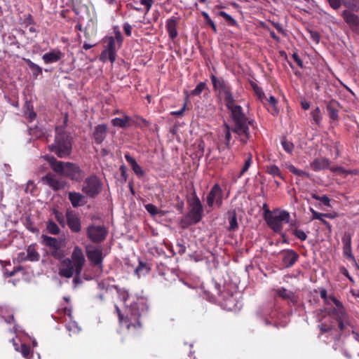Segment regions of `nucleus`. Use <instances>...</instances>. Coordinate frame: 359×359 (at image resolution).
I'll return each mask as SVG.
<instances>
[{"mask_svg":"<svg viewBox=\"0 0 359 359\" xmlns=\"http://www.w3.org/2000/svg\"><path fill=\"white\" fill-rule=\"evenodd\" d=\"M69 200L74 208L82 206L87 203L86 196L79 192H69Z\"/></svg>","mask_w":359,"mask_h":359,"instance_id":"obj_16","label":"nucleus"},{"mask_svg":"<svg viewBox=\"0 0 359 359\" xmlns=\"http://www.w3.org/2000/svg\"><path fill=\"white\" fill-rule=\"evenodd\" d=\"M310 211L312 213V219H319L323 222V213H320L314 210L313 208H310Z\"/></svg>","mask_w":359,"mask_h":359,"instance_id":"obj_53","label":"nucleus"},{"mask_svg":"<svg viewBox=\"0 0 359 359\" xmlns=\"http://www.w3.org/2000/svg\"><path fill=\"white\" fill-rule=\"evenodd\" d=\"M39 254L34 245L28 246L27 249V259L31 262H36L39 259Z\"/></svg>","mask_w":359,"mask_h":359,"instance_id":"obj_29","label":"nucleus"},{"mask_svg":"<svg viewBox=\"0 0 359 359\" xmlns=\"http://www.w3.org/2000/svg\"><path fill=\"white\" fill-rule=\"evenodd\" d=\"M85 263V258L81 248L76 246L72 255V260L69 259V278L76 273L79 275Z\"/></svg>","mask_w":359,"mask_h":359,"instance_id":"obj_6","label":"nucleus"},{"mask_svg":"<svg viewBox=\"0 0 359 359\" xmlns=\"http://www.w3.org/2000/svg\"><path fill=\"white\" fill-rule=\"evenodd\" d=\"M123 29L127 36L131 35L132 27L128 23H125L123 25Z\"/></svg>","mask_w":359,"mask_h":359,"instance_id":"obj_63","label":"nucleus"},{"mask_svg":"<svg viewBox=\"0 0 359 359\" xmlns=\"http://www.w3.org/2000/svg\"><path fill=\"white\" fill-rule=\"evenodd\" d=\"M269 102L271 104V105L273 107V108L274 109L273 114H278V111L277 107L276 106V104L277 102L276 98L273 96H270V97L269 99Z\"/></svg>","mask_w":359,"mask_h":359,"instance_id":"obj_60","label":"nucleus"},{"mask_svg":"<svg viewBox=\"0 0 359 359\" xmlns=\"http://www.w3.org/2000/svg\"><path fill=\"white\" fill-rule=\"evenodd\" d=\"M224 128H225V140H226V146L229 148V141L231 138V130H230V128L229 126V125L227 124H224Z\"/></svg>","mask_w":359,"mask_h":359,"instance_id":"obj_51","label":"nucleus"},{"mask_svg":"<svg viewBox=\"0 0 359 359\" xmlns=\"http://www.w3.org/2000/svg\"><path fill=\"white\" fill-rule=\"evenodd\" d=\"M293 234L297 237L299 239H300L301 241H305L307 238V236L306 234L304 233V231H303L302 230H300V229H294L293 231Z\"/></svg>","mask_w":359,"mask_h":359,"instance_id":"obj_50","label":"nucleus"},{"mask_svg":"<svg viewBox=\"0 0 359 359\" xmlns=\"http://www.w3.org/2000/svg\"><path fill=\"white\" fill-rule=\"evenodd\" d=\"M102 182L96 175H90L83 182L82 191L90 198H95L102 191Z\"/></svg>","mask_w":359,"mask_h":359,"instance_id":"obj_7","label":"nucleus"},{"mask_svg":"<svg viewBox=\"0 0 359 359\" xmlns=\"http://www.w3.org/2000/svg\"><path fill=\"white\" fill-rule=\"evenodd\" d=\"M177 20L175 18H172L167 21L166 27L169 36L174 39L177 37L178 33L177 30Z\"/></svg>","mask_w":359,"mask_h":359,"instance_id":"obj_23","label":"nucleus"},{"mask_svg":"<svg viewBox=\"0 0 359 359\" xmlns=\"http://www.w3.org/2000/svg\"><path fill=\"white\" fill-rule=\"evenodd\" d=\"M332 314L336 318L337 321L345 320V319H348V316L345 311L344 306L333 309Z\"/></svg>","mask_w":359,"mask_h":359,"instance_id":"obj_30","label":"nucleus"},{"mask_svg":"<svg viewBox=\"0 0 359 359\" xmlns=\"http://www.w3.org/2000/svg\"><path fill=\"white\" fill-rule=\"evenodd\" d=\"M106 50L109 52V60L113 63L116 60L115 39L113 36L108 38Z\"/></svg>","mask_w":359,"mask_h":359,"instance_id":"obj_25","label":"nucleus"},{"mask_svg":"<svg viewBox=\"0 0 359 359\" xmlns=\"http://www.w3.org/2000/svg\"><path fill=\"white\" fill-rule=\"evenodd\" d=\"M277 294L283 299L294 302V294L292 292L287 290L284 287L279 288L276 290Z\"/></svg>","mask_w":359,"mask_h":359,"instance_id":"obj_27","label":"nucleus"},{"mask_svg":"<svg viewBox=\"0 0 359 359\" xmlns=\"http://www.w3.org/2000/svg\"><path fill=\"white\" fill-rule=\"evenodd\" d=\"M41 239V244L49 248L51 256L60 262L59 274L67 278V248L65 238L42 234Z\"/></svg>","mask_w":359,"mask_h":359,"instance_id":"obj_1","label":"nucleus"},{"mask_svg":"<svg viewBox=\"0 0 359 359\" xmlns=\"http://www.w3.org/2000/svg\"><path fill=\"white\" fill-rule=\"evenodd\" d=\"M46 161L48 162L50 168L59 175L64 172L65 166H67V163H65L62 161H57L53 156L46 155L43 157Z\"/></svg>","mask_w":359,"mask_h":359,"instance_id":"obj_13","label":"nucleus"},{"mask_svg":"<svg viewBox=\"0 0 359 359\" xmlns=\"http://www.w3.org/2000/svg\"><path fill=\"white\" fill-rule=\"evenodd\" d=\"M264 219L268 225L276 232H280L283 228V222H288L290 214L287 211H280L278 214L273 215L269 209L265 211Z\"/></svg>","mask_w":359,"mask_h":359,"instance_id":"obj_5","label":"nucleus"},{"mask_svg":"<svg viewBox=\"0 0 359 359\" xmlns=\"http://www.w3.org/2000/svg\"><path fill=\"white\" fill-rule=\"evenodd\" d=\"M142 5L144 6L147 9V13L150 10L154 0H140Z\"/></svg>","mask_w":359,"mask_h":359,"instance_id":"obj_56","label":"nucleus"},{"mask_svg":"<svg viewBox=\"0 0 359 359\" xmlns=\"http://www.w3.org/2000/svg\"><path fill=\"white\" fill-rule=\"evenodd\" d=\"M107 229L104 226L90 225L87 228V236L93 243H102L107 237Z\"/></svg>","mask_w":359,"mask_h":359,"instance_id":"obj_8","label":"nucleus"},{"mask_svg":"<svg viewBox=\"0 0 359 359\" xmlns=\"http://www.w3.org/2000/svg\"><path fill=\"white\" fill-rule=\"evenodd\" d=\"M206 87V84L204 82L199 83L196 87L191 92V95H199L202 91L205 89Z\"/></svg>","mask_w":359,"mask_h":359,"instance_id":"obj_45","label":"nucleus"},{"mask_svg":"<svg viewBox=\"0 0 359 359\" xmlns=\"http://www.w3.org/2000/svg\"><path fill=\"white\" fill-rule=\"evenodd\" d=\"M190 205V212L185 217L181 219V224L183 228H185L191 224L198 223L202 217L203 207L197 196L192 198Z\"/></svg>","mask_w":359,"mask_h":359,"instance_id":"obj_4","label":"nucleus"},{"mask_svg":"<svg viewBox=\"0 0 359 359\" xmlns=\"http://www.w3.org/2000/svg\"><path fill=\"white\" fill-rule=\"evenodd\" d=\"M107 133V126L106 124H100L95 126L93 133V139L97 144L102 143Z\"/></svg>","mask_w":359,"mask_h":359,"instance_id":"obj_14","label":"nucleus"},{"mask_svg":"<svg viewBox=\"0 0 359 359\" xmlns=\"http://www.w3.org/2000/svg\"><path fill=\"white\" fill-rule=\"evenodd\" d=\"M86 255L93 266H98L102 269V250L100 248L88 247L86 248Z\"/></svg>","mask_w":359,"mask_h":359,"instance_id":"obj_9","label":"nucleus"},{"mask_svg":"<svg viewBox=\"0 0 359 359\" xmlns=\"http://www.w3.org/2000/svg\"><path fill=\"white\" fill-rule=\"evenodd\" d=\"M46 231L53 235H58L60 232L59 226L52 219L46 222Z\"/></svg>","mask_w":359,"mask_h":359,"instance_id":"obj_31","label":"nucleus"},{"mask_svg":"<svg viewBox=\"0 0 359 359\" xmlns=\"http://www.w3.org/2000/svg\"><path fill=\"white\" fill-rule=\"evenodd\" d=\"M27 63L30 68V69L33 72V74L36 76L42 74V68L39 67L38 65L34 63L30 60H27Z\"/></svg>","mask_w":359,"mask_h":359,"instance_id":"obj_35","label":"nucleus"},{"mask_svg":"<svg viewBox=\"0 0 359 359\" xmlns=\"http://www.w3.org/2000/svg\"><path fill=\"white\" fill-rule=\"evenodd\" d=\"M339 108V104L338 102L334 100H332L327 103V110L331 119L337 120Z\"/></svg>","mask_w":359,"mask_h":359,"instance_id":"obj_20","label":"nucleus"},{"mask_svg":"<svg viewBox=\"0 0 359 359\" xmlns=\"http://www.w3.org/2000/svg\"><path fill=\"white\" fill-rule=\"evenodd\" d=\"M311 39L316 43H318L320 41V34L318 32L313 30H309Z\"/></svg>","mask_w":359,"mask_h":359,"instance_id":"obj_54","label":"nucleus"},{"mask_svg":"<svg viewBox=\"0 0 359 359\" xmlns=\"http://www.w3.org/2000/svg\"><path fill=\"white\" fill-rule=\"evenodd\" d=\"M202 15L204 18L205 22L211 27L212 29L213 30V32L215 33H217V27H216L214 22L210 18L209 15L206 12L203 11V12H202Z\"/></svg>","mask_w":359,"mask_h":359,"instance_id":"obj_46","label":"nucleus"},{"mask_svg":"<svg viewBox=\"0 0 359 359\" xmlns=\"http://www.w3.org/2000/svg\"><path fill=\"white\" fill-rule=\"evenodd\" d=\"M62 55L63 54L60 51L52 50L45 53L42 58L45 63L49 64L59 61Z\"/></svg>","mask_w":359,"mask_h":359,"instance_id":"obj_18","label":"nucleus"},{"mask_svg":"<svg viewBox=\"0 0 359 359\" xmlns=\"http://www.w3.org/2000/svg\"><path fill=\"white\" fill-rule=\"evenodd\" d=\"M129 117L126 116L123 118H115L112 119L111 123L114 126H118L121 128H126L128 126Z\"/></svg>","mask_w":359,"mask_h":359,"instance_id":"obj_33","label":"nucleus"},{"mask_svg":"<svg viewBox=\"0 0 359 359\" xmlns=\"http://www.w3.org/2000/svg\"><path fill=\"white\" fill-rule=\"evenodd\" d=\"M144 207L147 211L152 216L156 215L160 212L158 209L153 204L149 203L145 205Z\"/></svg>","mask_w":359,"mask_h":359,"instance_id":"obj_47","label":"nucleus"},{"mask_svg":"<svg viewBox=\"0 0 359 359\" xmlns=\"http://www.w3.org/2000/svg\"><path fill=\"white\" fill-rule=\"evenodd\" d=\"M20 353L27 359H29L32 356L30 346L27 344H22L20 346Z\"/></svg>","mask_w":359,"mask_h":359,"instance_id":"obj_41","label":"nucleus"},{"mask_svg":"<svg viewBox=\"0 0 359 359\" xmlns=\"http://www.w3.org/2000/svg\"><path fill=\"white\" fill-rule=\"evenodd\" d=\"M337 323L339 328L341 332H344L347 328V326L349 325L348 319H345V320H339Z\"/></svg>","mask_w":359,"mask_h":359,"instance_id":"obj_55","label":"nucleus"},{"mask_svg":"<svg viewBox=\"0 0 359 359\" xmlns=\"http://www.w3.org/2000/svg\"><path fill=\"white\" fill-rule=\"evenodd\" d=\"M229 231H235L238 228L237 218L236 214L235 212H233L230 214L229 217Z\"/></svg>","mask_w":359,"mask_h":359,"instance_id":"obj_36","label":"nucleus"},{"mask_svg":"<svg viewBox=\"0 0 359 359\" xmlns=\"http://www.w3.org/2000/svg\"><path fill=\"white\" fill-rule=\"evenodd\" d=\"M100 59L103 62H105L107 59L109 60V52L108 53L106 49L103 50L100 55Z\"/></svg>","mask_w":359,"mask_h":359,"instance_id":"obj_61","label":"nucleus"},{"mask_svg":"<svg viewBox=\"0 0 359 359\" xmlns=\"http://www.w3.org/2000/svg\"><path fill=\"white\" fill-rule=\"evenodd\" d=\"M342 4L347 8L353 11L359 10V0H341Z\"/></svg>","mask_w":359,"mask_h":359,"instance_id":"obj_32","label":"nucleus"},{"mask_svg":"<svg viewBox=\"0 0 359 359\" xmlns=\"http://www.w3.org/2000/svg\"><path fill=\"white\" fill-rule=\"evenodd\" d=\"M150 271V268L142 262H140V264L135 269V273L137 274L139 276L141 275H144L149 273Z\"/></svg>","mask_w":359,"mask_h":359,"instance_id":"obj_34","label":"nucleus"},{"mask_svg":"<svg viewBox=\"0 0 359 359\" xmlns=\"http://www.w3.org/2000/svg\"><path fill=\"white\" fill-rule=\"evenodd\" d=\"M125 158L130 163L133 170L135 173L139 177H143L144 175V172L142 169V168L137 164L135 159L133 158L129 154H125Z\"/></svg>","mask_w":359,"mask_h":359,"instance_id":"obj_22","label":"nucleus"},{"mask_svg":"<svg viewBox=\"0 0 359 359\" xmlns=\"http://www.w3.org/2000/svg\"><path fill=\"white\" fill-rule=\"evenodd\" d=\"M140 313L137 309H133V313L131 314L130 320H134L135 323H130L127 327L128 329H130L131 327L137 328L140 327L142 326L140 321L139 320Z\"/></svg>","mask_w":359,"mask_h":359,"instance_id":"obj_28","label":"nucleus"},{"mask_svg":"<svg viewBox=\"0 0 359 359\" xmlns=\"http://www.w3.org/2000/svg\"><path fill=\"white\" fill-rule=\"evenodd\" d=\"M254 90H255V93L258 96L259 99L262 100L265 97L264 93L263 92V90L261 88L256 86L254 88Z\"/></svg>","mask_w":359,"mask_h":359,"instance_id":"obj_58","label":"nucleus"},{"mask_svg":"<svg viewBox=\"0 0 359 359\" xmlns=\"http://www.w3.org/2000/svg\"><path fill=\"white\" fill-rule=\"evenodd\" d=\"M231 111V117L234 123L231 131L239 136H244L241 141L245 143L250 138L249 126L252 124L253 121H250L243 111L241 106L236 104L235 102L226 107Z\"/></svg>","mask_w":359,"mask_h":359,"instance_id":"obj_2","label":"nucleus"},{"mask_svg":"<svg viewBox=\"0 0 359 359\" xmlns=\"http://www.w3.org/2000/svg\"><path fill=\"white\" fill-rule=\"evenodd\" d=\"M292 58L294 60L299 67L303 68V62L297 53L292 54Z\"/></svg>","mask_w":359,"mask_h":359,"instance_id":"obj_62","label":"nucleus"},{"mask_svg":"<svg viewBox=\"0 0 359 359\" xmlns=\"http://www.w3.org/2000/svg\"><path fill=\"white\" fill-rule=\"evenodd\" d=\"M272 25L278 30V32H280V34H282L284 36L287 35L285 30L283 29V28L282 27V26L280 23L272 22Z\"/></svg>","mask_w":359,"mask_h":359,"instance_id":"obj_57","label":"nucleus"},{"mask_svg":"<svg viewBox=\"0 0 359 359\" xmlns=\"http://www.w3.org/2000/svg\"><path fill=\"white\" fill-rule=\"evenodd\" d=\"M69 228L74 233H79L81 230V223L79 217L69 211Z\"/></svg>","mask_w":359,"mask_h":359,"instance_id":"obj_17","label":"nucleus"},{"mask_svg":"<svg viewBox=\"0 0 359 359\" xmlns=\"http://www.w3.org/2000/svg\"><path fill=\"white\" fill-rule=\"evenodd\" d=\"M49 149L62 158L67 155V132L65 126L55 128V142L48 146Z\"/></svg>","mask_w":359,"mask_h":359,"instance_id":"obj_3","label":"nucleus"},{"mask_svg":"<svg viewBox=\"0 0 359 359\" xmlns=\"http://www.w3.org/2000/svg\"><path fill=\"white\" fill-rule=\"evenodd\" d=\"M210 79L214 89L215 90H218L219 93L229 86L228 82L225 81L223 78H218L215 76L214 74H212L210 76Z\"/></svg>","mask_w":359,"mask_h":359,"instance_id":"obj_21","label":"nucleus"},{"mask_svg":"<svg viewBox=\"0 0 359 359\" xmlns=\"http://www.w3.org/2000/svg\"><path fill=\"white\" fill-rule=\"evenodd\" d=\"M311 197L315 200L320 201L324 205L330 207V200L327 196H319L316 193H312Z\"/></svg>","mask_w":359,"mask_h":359,"instance_id":"obj_39","label":"nucleus"},{"mask_svg":"<svg viewBox=\"0 0 359 359\" xmlns=\"http://www.w3.org/2000/svg\"><path fill=\"white\" fill-rule=\"evenodd\" d=\"M287 168L290 170V172H291L294 175H296L297 176H306V177H309V173L304 172V170L296 168L293 165H288Z\"/></svg>","mask_w":359,"mask_h":359,"instance_id":"obj_42","label":"nucleus"},{"mask_svg":"<svg viewBox=\"0 0 359 359\" xmlns=\"http://www.w3.org/2000/svg\"><path fill=\"white\" fill-rule=\"evenodd\" d=\"M41 181L55 190H58L63 187L62 182L58 180L55 175L51 172H48L43 176Z\"/></svg>","mask_w":359,"mask_h":359,"instance_id":"obj_15","label":"nucleus"},{"mask_svg":"<svg viewBox=\"0 0 359 359\" xmlns=\"http://www.w3.org/2000/svg\"><path fill=\"white\" fill-rule=\"evenodd\" d=\"M219 94L224 98L226 107H228L235 102L231 93V88L229 85L226 88L220 91Z\"/></svg>","mask_w":359,"mask_h":359,"instance_id":"obj_24","label":"nucleus"},{"mask_svg":"<svg viewBox=\"0 0 359 359\" xmlns=\"http://www.w3.org/2000/svg\"><path fill=\"white\" fill-rule=\"evenodd\" d=\"M327 1L330 6L334 10H338L342 4L341 0H327Z\"/></svg>","mask_w":359,"mask_h":359,"instance_id":"obj_52","label":"nucleus"},{"mask_svg":"<svg viewBox=\"0 0 359 359\" xmlns=\"http://www.w3.org/2000/svg\"><path fill=\"white\" fill-rule=\"evenodd\" d=\"M351 29L359 34V21L351 27Z\"/></svg>","mask_w":359,"mask_h":359,"instance_id":"obj_64","label":"nucleus"},{"mask_svg":"<svg viewBox=\"0 0 359 359\" xmlns=\"http://www.w3.org/2000/svg\"><path fill=\"white\" fill-rule=\"evenodd\" d=\"M330 161L325 158H316L310 166L314 171H318L320 170L326 169L329 167Z\"/></svg>","mask_w":359,"mask_h":359,"instance_id":"obj_19","label":"nucleus"},{"mask_svg":"<svg viewBox=\"0 0 359 359\" xmlns=\"http://www.w3.org/2000/svg\"><path fill=\"white\" fill-rule=\"evenodd\" d=\"M53 213L55 215V217L57 221L60 223L62 226H65V217L62 215V213L60 212L58 210L54 209Z\"/></svg>","mask_w":359,"mask_h":359,"instance_id":"obj_49","label":"nucleus"},{"mask_svg":"<svg viewBox=\"0 0 359 359\" xmlns=\"http://www.w3.org/2000/svg\"><path fill=\"white\" fill-rule=\"evenodd\" d=\"M84 177V171L78 165L69 163V179L80 182L83 180Z\"/></svg>","mask_w":359,"mask_h":359,"instance_id":"obj_12","label":"nucleus"},{"mask_svg":"<svg viewBox=\"0 0 359 359\" xmlns=\"http://www.w3.org/2000/svg\"><path fill=\"white\" fill-rule=\"evenodd\" d=\"M222 193L220 187L215 184L207 196V203L208 206H213L215 203L218 207L222 205Z\"/></svg>","mask_w":359,"mask_h":359,"instance_id":"obj_10","label":"nucleus"},{"mask_svg":"<svg viewBox=\"0 0 359 359\" xmlns=\"http://www.w3.org/2000/svg\"><path fill=\"white\" fill-rule=\"evenodd\" d=\"M282 261L286 268L292 266L299 259V255L293 250H285L280 252Z\"/></svg>","mask_w":359,"mask_h":359,"instance_id":"obj_11","label":"nucleus"},{"mask_svg":"<svg viewBox=\"0 0 359 359\" xmlns=\"http://www.w3.org/2000/svg\"><path fill=\"white\" fill-rule=\"evenodd\" d=\"M267 172L273 176H278L282 178L281 172L276 165H271L267 167Z\"/></svg>","mask_w":359,"mask_h":359,"instance_id":"obj_44","label":"nucleus"},{"mask_svg":"<svg viewBox=\"0 0 359 359\" xmlns=\"http://www.w3.org/2000/svg\"><path fill=\"white\" fill-rule=\"evenodd\" d=\"M218 15L224 18L229 25H231V26H237L238 25L236 20L234 18H233L230 15L226 13V12L219 11L218 13Z\"/></svg>","mask_w":359,"mask_h":359,"instance_id":"obj_37","label":"nucleus"},{"mask_svg":"<svg viewBox=\"0 0 359 359\" xmlns=\"http://www.w3.org/2000/svg\"><path fill=\"white\" fill-rule=\"evenodd\" d=\"M252 154L250 153H249L248 154V157L245 160L244 166H243V168H242V170H241V172H240V173L238 175V177H241L245 172L248 171V170L249 169L250 166L252 164Z\"/></svg>","mask_w":359,"mask_h":359,"instance_id":"obj_43","label":"nucleus"},{"mask_svg":"<svg viewBox=\"0 0 359 359\" xmlns=\"http://www.w3.org/2000/svg\"><path fill=\"white\" fill-rule=\"evenodd\" d=\"M81 330L78 323L74 320H69V331L73 332L74 333L79 332Z\"/></svg>","mask_w":359,"mask_h":359,"instance_id":"obj_48","label":"nucleus"},{"mask_svg":"<svg viewBox=\"0 0 359 359\" xmlns=\"http://www.w3.org/2000/svg\"><path fill=\"white\" fill-rule=\"evenodd\" d=\"M341 15L350 27L359 21L358 16L347 10L344 11Z\"/></svg>","mask_w":359,"mask_h":359,"instance_id":"obj_26","label":"nucleus"},{"mask_svg":"<svg viewBox=\"0 0 359 359\" xmlns=\"http://www.w3.org/2000/svg\"><path fill=\"white\" fill-rule=\"evenodd\" d=\"M281 144L284 150L287 153H292L294 149V144L292 142L287 140L285 137L281 140Z\"/></svg>","mask_w":359,"mask_h":359,"instance_id":"obj_40","label":"nucleus"},{"mask_svg":"<svg viewBox=\"0 0 359 359\" xmlns=\"http://www.w3.org/2000/svg\"><path fill=\"white\" fill-rule=\"evenodd\" d=\"M344 253L347 257L355 262L354 257L351 253V247H349L348 248H347V247H344Z\"/></svg>","mask_w":359,"mask_h":359,"instance_id":"obj_59","label":"nucleus"},{"mask_svg":"<svg viewBox=\"0 0 359 359\" xmlns=\"http://www.w3.org/2000/svg\"><path fill=\"white\" fill-rule=\"evenodd\" d=\"M313 121L318 125H320V121L322 119V114L320 112V109L319 107H316L314 110H313L311 113Z\"/></svg>","mask_w":359,"mask_h":359,"instance_id":"obj_38","label":"nucleus"}]
</instances>
